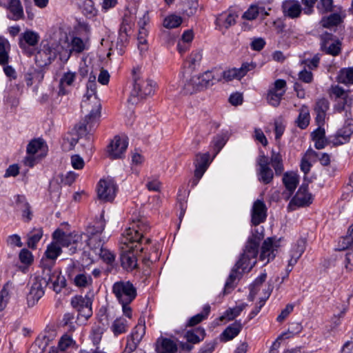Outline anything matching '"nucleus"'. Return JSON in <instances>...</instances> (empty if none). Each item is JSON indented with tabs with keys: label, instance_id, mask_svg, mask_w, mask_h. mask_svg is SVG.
<instances>
[{
	"label": "nucleus",
	"instance_id": "nucleus-38",
	"mask_svg": "<svg viewBox=\"0 0 353 353\" xmlns=\"http://www.w3.org/2000/svg\"><path fill=\"white\" fill-rule=\"evenodd\" d=\"M305 156L308 157L309 159L318 158L321 165L325 166L329 165L330 163V157L328 154L316 152L312 149L307 150Z\"/></svg>",
	"mask_w": 353,
	"mask_h": 353
},
{
	"label": "nucleus",
	"instance_id": "nucleus-20",
	"mask_svg": "<svg viewBox=\"0 0 353 353\" xmlns=\"http://www.w3.org/2000/svg\"><path fill=\"white\" fill-rule=\"evenodd\" d=\"M196 76L199 78L201 90L208 88L213 85L216 82L221 81V76H219L218 72L214 70H208L202 74Z\"/></svg>",
	"mask_w": 353,
	"mask_h": 353
},
{
	"label": "nucleus",
	"instance_id": "nucleus-8",
	"mask_svg": "<svg viewBox=\"0 0 353 353\" xmlns=\"http://www.w3.org/2000/svg\"><path fill=\"white\" fill-rule=\"evenodd\" d=\"M321 49L327 54L337 56L341 51V41L332 33L325 32L320 36Z\"/></svg>",
	"mask_w": 353,
	"mask_h": 353
},
{
	"label": "nucleus",
	"instance_id": "nucleus-35",
	"mask_svg": "<svg viewBox=\"0 0 353 353\" xmlns=\"http://www.w3.org/2000/svg\"><path fill=\"white\" fill-rule=\"evenodd\" d=\"M56 57V52L55 50L51 49L50 47H46L44 46V49L41 50L38 52V54L36 55V59L37 61L39 60V59L43 60V65H46L48 64H50L52 60H54Z\"/></svg>",
	"mask_w": 353,
	"mask_h": 353
},
{
	"label": "nucleus",
	"instance_id": "nucleus-44",
	"mask_svg": "<svg viewBox=\"0 0 353 353\" xmlns=\"http://www.w3.org/2000/svg\"><path fill=\"white\" fill-rule=\"evenodd\" d=\"M148 35V30L142 27L139 29L138 34V48L140 50L141 53L145 52L148 49V43L146 37Z\"/></svg>",
	"mask_w": 353,
	"mask_h": 353
},
{
	"label": "nucleus",
	"instance_id": "nucleus-11",
	"mask_svg": "<svg viewBox=\"0 0 353 353\" xmlns=\"http://www.w3.org/2000/svg\"><path fill=\"white\" fill-rule=\"evenodd\" d=\"M117 190V185L112 179H101L97 186L98 198L105 202L112 201L116 196Z\"/></svg>",
	"mask_w": 353,
	"mask_h": 353
},
{
	"label": "nucleus",
	"instance_id": "nucleus-16",
	"mask_svg": "<svg viewBox=\"0 0 353 353\" xmlns=\"http://www.w3.org/2000/svg\"><path fill=\"white\" fill-rule=\"evenodd\" d=\"M195 161L196 169L194 170V177L196 179L194 180V185L197 184L199 180L202 177L209 166L210 163V155L208 153L198 154L196 156Z\"/></svg>",
	"mask_w": 353,
	"mask_h": 353
},
{
	"label": "nucleus",
	"instance_id": "nucleus-19",
	"mask_svg": "<svg viewBox=\"0 0 353 353\" xmlns=\"http://www.w3.org/2000/svg\"><path fill=\"white\" fill-rule=\"evenodd\" d=\"M282 11L284 16L295 19L300 16L302 12V7L298 1L286 0L283 2Z\"/></svg>",
	"mask_w": 353,
	"mask_h": 353
},
{
	"label": "nucleus",
	"instance_id": "nucleus-57",
	"mask_svg": "<svg viewBox=\"0 0 353 353\" xmlns=\"http://www.w3.org/2000/svg\"><path fill=\"white\" fill-rule=\"evenodd\" d=\"M145 334V325L141 323H139L134 329L132 333L130 336L132 339L135 340L137 342H139L141 341L143 335Z\"/></svg>",
	"mask_w": 353,
	"mask_h": 353
},
{
	"label": "nucleus",
	"instance_id": "nucleus-28",
	"mask_svg": "<svg viewBox=\"0 0 353 353\" xmlns=\"http://www.w3.org/2000/svg\"><path fill=\"white\" fill-rule=\"evenodd\" d=\"M52 268H50V281L52 283V289L56 292L59 293L61 290L66 285V280L64 276L61 275L59 272H52Z\"/></svg>",
	"mask_w": 353,
	"mask_h": 353
},
{
	"label": "nucleus",
	"instance_id": "nucleus-63",
	"mask_svg": "<svg viewBox=\"0 0 353 353\" xmlns=\"http://www.w3.org/2000/svg\"><path fill=\"white\" fill-rule=\"evenodd\" d=\"M71 165L74 169L81 170L84 166V161L79 154H74L71 157Z\"/></svg>",
	"mask_w": 353,
	"mask_h": 353
},
{
	"label": "nucleus",
	"instance_id": "nucleus-60",
	"mask_svg": "<svg viewBox=\"0 0 353 353\" xmlns=\"http://www.w3.org/2000/svg\"><path fill=\"white\" fill-rule=\"evenodd\" d=\"M96 77H93V81H90L87 83V92L83 97V99H88V98H91L92 96H97L96 90H97V83L95 82Z\"/></svg>",
	"mask_w": 353,
	"mask_h": 353
},
{
	"label": "nucleus",
	"instance_id": "nucleus-4",
	"mask_svg": "<svg viewBox=\"0 0 353 353\" xmlns=\"http://www.w3.org/2000/svg\"><path fill=\"white\" fill-rule=\"evenodd\" d=\"M133 81V89L128 99L129 102L137 104L154 94L156 83L152 79L141 77L139 73L134 71Z\"/></svg>",
	"mask_w": 353,
	"mask_h": 353
},
{
	"label": "nucleus",
	"instance_id": "nucleus-56",
	"mask_svg": "<svg viewBox=\"0 0 353 353\" xmlns=\"http://www.w3.org/2000/svg\"><path fill=\"white\" fill-rule=\"evenodd\" d=\"M301 330V325L299 323H294L290 325L287 332L283 333L279 338L281 339H288L292 336L294 334L300 332Z\"/></svg>",
	"mask_w": 353,
	"mask_h": 353
},
{
	"label": "nucleus",
	"instance_id": "nucleus-53",
	"mask_svg": "<svg viewBox=\"0 0 353 353\" xmlns=\"http://www.w3.org/2000/svg\"><path fill=\"white\" fill-rule=\"evenodd\" d=\"M104 328L100 325H95L91 332V339L94 345H98L101 340Z\"/></svg>",
	"mask_w": 353,
	"mask_h": 353
},
{
	"label": "nucleus",
	"instance_id": "nucleus-43",
	"mask_svg": "<svg viewBox=\"0 0 353 353\" xmlns=\"http://www.w3.org/2000/svg\"><path fill=\"white\" fill-rule=\"evenodd\" d=\"M338 81L344 84H352L353 68L341 70L338 76Z\"/></svg>",
	"mask_w": 353,
	"mask_h": 353
},
{
	"label": "nucleus",
	"instance_id": "nucleus-58",
	"mask_svg": "<svg viewBox=\"0 0 353 353\" xmlns=\"http://www.w3.org/2000/svg\"><path fill=\"white\" fill-rule=\"evenodd\" d=\"M305 241L301 239L297 241L295 246L291 251V254L295 255L296 257H301L305 249Z\"/></svg>",
	"mask_w": 353,
	"mask_h": 353
},
{
	"label": "nucleus",
	"instance_id": "nucleus-24",
	"mask_svg": "<svg viewBox=\"0 0 353 353\" xmlns=\"http://www.w3.org/2000/svg\"><path fill=\"white\" fill-rule=\"evenodd\" d=\"M105 229V223L103 221H100L97 223V225L90 226L87 229L88 235V245L90 248L95 245L94 243L97 240V237H100V234Z\"/></svg>",
	"mask_w": 353,
	"mask_h": 353
},
{
	"label": "nucleus",
	"instance_id": "nucleus-39",
	"mask_svg": "<svg viewBox=\"0 0 353 353\" xmlns=\"http://www.w3.org/2000/svg\"><path fill=\"white\" fill-rule=\"evenodd\" d=\"M92 283V279L90 275L79 273L77 274L74 278V283L79 288H86L91 285Z\"/></svg>",
	"mask_w": 353,
	"mask_h": 353
},
{
	"label": "nucleus",
	"instance_id": "nucleus-22",
	"mask_svg": "<svg viewBox=\"0 0 353 353\" xmlns=\"http://www.w3.org/2000/svg\"><path fill=\"white\" fill-rule=\"evenodd\" d=\"M9 11L8 18L13 21H19L24 17L23 9L20 0H10L6 6Z\"/></svg>",
	"mask_w": 353,
	"mask_h": 353
},
{
	"label": "nucleus",
	"instance_id": "nucleus-29",
	"mask_svg": "<svg viewBox=\"0 0 353 353\" xmlns=\"http://www.w3.org/2000/svg\"><path fill=\"white\" fill-rule=\"evenodd\" d=\"M177 350L176 343L171 339H162L157 341L158 353H174Z\"/></svg>",
	"mask_w": 353,
	"mask_h": 353
},
{
	"label": "nucleus",
	"instance_id": "nucleus-18",
	"mask_svg": "<svg viewBox=\"0 0 353 353\" xmlns=\"http://www.w3.org/2000/svg\"><path fill=\"white\" fill-rule=\"evenodd\" d=\"M312 195L308 192L307 185H301L296 195L290 203V205H294L298 207L309 205L312 203Z\"/></svg>",
	"mask_w": 353,
	"mask_h": 353
},
{
	"label": "nucleus",
	"instance_id": "nucleus-42",
	"mask_svg": "<svg viewBox=\"0 0 353 353\" xmlns=\"http://www.w3.org/2000/svg\"><path fill=\"white\" fill-rule=\"evenodd\" d=\"M43 236V230L41 228L32 230L28 234V246L32 249L36 248L37 243Z\"/></svg>",
	"mask_w": 353,
	"mask_h": 353
},
{
	"label": "nucleus",
	"instance_id": "nucleus-27",
	"mask_svg": "<svg viewBox=\"0 0 353 353\" xmlns=\"http://www.w3.org/2000/svg\"><path fill=\"white\" fill-rule=\"evenodd\" d=\"M86 49V43L79 37H73L70 43V49L66 54L61 55V59L67 61L72 52L81 53Z\"/></svg>",
	"mask_w": 353,
	"mask_h": 353
},
{
	"label": "nucleus",
	"instance_id": "nucleus-64",
	"mask_svg": "<svg viewBox=\"0 0 353 353\" xmlns=\"http://www.w3.org/2000/svg\"><path fill=\"white\" fill-rule=\"evenodd\" d=\"M320 56L319 54H316L311 59H305L303 61V63L305 65V66L308 67L310 70L316 69L319 63Z\"/></svg>",
	"mask_w": 353,
	"mask_h": 353
},
{
	"label": "nucleus",
	"instance_id": "nucleus-1",
	"mask_svg": "<svg viewBox=\"0 0 353 353\" xmlns=\"http://www.w3.org/2000/svg\"><path fill=\"white\" fill-rule=\"evenodd\" d=\"M148 228L147 220L144 217L134 218L131 226L125 230L121 239V265L128 271L132 270L137 265L134 252L135 250L143 252V248L140 246L141 240L143 238V232Z\"/></svg>",
	"mask_w": 353,
	"mask_h": 353
},
{
	"label": "nucleus",
	"instance_id": "nucleus-2",
	"mask_svg": "<svg viewBox=\"0 0 353 353\" xmlns=\"http://www.w3.org/2000/svg\"><path fill=\"white\" fill-rule=\"evenodd\" d=\"M112 292L122 305L123 314L130 319L132 309L129 306L137 296V289L130 281H119L112 285Z\"/></svg>",
	"mask_w": 353,
	"mask_h": 353
},
{
	"label": "nucleus",
	"instance_id": "nucleus-52",
	"mask_svg": "<svg viewBox=\"0 0 353 353\" xmlns=\"http://www.w3.org/2000/svg\"><path fill=\"white\" fill-rule=\"evenodd\" d=\"M266 278H267L266 273H262V274H261V275L259 277H257L255 279L254 283L250 286V296L253 298L256 295V294L257 293V291H258V288L265 281Z\"/></svg>",
	"mask_w": 353,
	"mask_h": 353
},
{
	"label": "nucleus",
	"instance_id": "nucleus-25",
	"mask_svg": "<svg viewBox=\"0 0 353 353\" xmlns=\"http://www.w3.org/2000/svg\"><path fill=\"white\" fill-rule=\"evenodd\" d=\"M329 108V103L325 99H321L316 103L314 112H316V121L319 125H323L325 122L326 112Z\"/></svg>",
	"mask_w": 353,
	"mask_h": 353
},
{
	"label": "nucleus",
	"instance_id": "nucleus-7",
	"mask_svg": "<svg viewBox=\"0 0 353 353\" xmlns=\"http://www.w3.org/2000/svg\"><path fill=\"white\" fill-rule=\"evenodd\" d=\"M101 103L97 96H92L88 99H83L81 109L88 114L85 117L84 123L89 125V128L93 127L95 119L99 117Z\"/></svg>",
	"mask_w": 353,
	"mask_h": 353
},
{
	"label": "nucleus",
	"instance_id": "nucleus-14",
	"mask_svg": "<svg viewBox=\"0 0 353 353\" xmlns=\"http://www.w3.org/2000/svg\"><path fill=\"white\" fill-rule=\"evenodd\" d=\"M61 246L57 240H53V241L47 247L45 252L46 257L43 258L41 261V268H46L48 265H46V263L48 264L51 262L52 263V268L54 265L55 260L61 254Z\"/></svg>",
	"mask_w": 353,
	"mask_h": 353
},
{
	"label": "nucleus",
	"instance_id": "nucleus-59",
	"mask_svg": "<svg viewBox=\"0 0 353 353\" xmlns=\"http://www.w3.org/2000/svg\"><path fill=\"white\" fill-rule=\"evenodd\" d=\"M10 299L9 292L8 290V284L5 285L0 291V312L6 306Z\"/></svg>",
	"mask_w": 353,
	"mask_h": 353
},
{
	"label": "nucleus",
	"instance_id": "nucleus-17",
	"mask_svg": "<svg viewBox=\"0 0 353 353\" xmlns=\"http://www.w3.org/2000/svg\"><path fill=\"white\" fill-rule=\"evenodd\" d=\"M267 208L263 201L256 200L252 206V223L254 225H258L265 221L267 216Z\"/></svg>",
	"mask_w": 353,
	"mask_h": 353
},
{
	"label": "nucleus",
	"instance_id": "nucleus-49",
	"mask_svg": "<svg viewBox=\"0 0 353 353\" xmlns=\"http://www.w3.org/2000/svg\"><path fill=\"white\" fill-rule=\"evenodd\" d=\"M245 307L246 304L243 303L235 307L230 308L228 310H227L225 313V315L222 316L220 319L221 320H223L224 318L227 317L228 320H232L236 316H239L240 313L245 309Z\"/></svg>",
	"mask_w": 353,
	"mask_h": 353
},
{
	"label": "nucleus",
	"instance_id": "nucleus-6",
	"mask_svg": "<svg viewBox=\"0 0 353 353\" xmlns=\"http://www.w3.org/2000/svg\"><path fill=\"white\" fill-rule=\"evenodd\" d=\"M53 240H57L61 247L68 248L70 254L80 249L83 243V234L76 232L66 233L58 228L52 234Z\"/></svg>",
	"mask_w": 353,
	"mask_h": 353
},
{
	"label": "nucleus",
	"instance_id": "nucleus-48",
	"mask_svg": "<svg viewBox=\"0 0 353 353\" xmlns=\"http://www.w3.org/2000/svg\"><path fill=\"white\" fill-rule=\"evenodd\" d=\"M283 96L281 93L275 92L270 88L267 94V101L270 105L277 107L279 105Z\"/></svg>",
	"mask_w": 353,
	"mask_h": 353
},
{
	"label": "nucleus",
	"instance_id": "nucleus-34",
	"mask_svg": "<svg viewBox=\"0 0 353 353\" xmlns=\"http://www.w3.org/2000/svg\"><path fill=\"white\" fill-rule=\"evenodd\" d=\"M10 45L7 39L0 37V65H5L9 59Z\"/></svg>",
	"mask_w": 353,
	"mask_h": 353
},
{
	"label": "nucleus",
	"instance_id": "nucleus-62",
	"mask_svg": "<svg viewBox=\"0 0 353 353\" xmlns=\"http://www.w3.org/2000/svg\"><path fill=\"white\" fill-rule=\"evenodd\" d=\"M19 259L21 263L29 265L32 261V253L27 249H23L19 253Z\"/></svg>",
	"mask_w": 353,
	"mask_h": 353
},
{
	"label": "nucleus",
	"instance_id": "nucleus-12",
	"mask_svg": "<svg viewBox=\"0 0 353 353\" xmlns=\"http://www.w3.org/2000/svg\"><path fill=\"white\" fill-rule=\"evenodd\" d=\"M258 179L264 184H269L274 178V172L270 167L269 158L264 155H260L257 159Z\"/></svg>",
	"mask_w": 353,
	"mask_h": 353
},
{
	"label": "nucleus",
	"instance_id": "nucleus-51",
	"mask_svg": "<svg viewBox=\"0 0 353 353\" xmlns=\"http://www.w3.org/2000/svg\"><path fill=\"white\" fill-rule=\"evenodd\" d=\"M61 186L57 180H52L50 183L49 190L52 199L57 200L61 195Z\"/></svg>",
	"mask_w": 353,
	"mask_h": 353
},
{
	"label": "nucleus",
	"instance_id": "nucleus-13",
	"mask_svg": "<svg viewBox=\"0 0 353 353\" xmlns=\"http://www.w3.org/2000/svg\"><path fill=\"white\" fill-rule=\"evenodd\" d=\"M128 145V142L125 137L115 136L108 146V156L113 159L121 158Z\"/></svg>",
	"mask_w": 353,
	"mask_h": 353
},
{
	"label": "nucleus",
	"instance_id": "nucleus-10",
	"mask_svg": "<svg viewBox=\"0 0 353 353\" xmlns=\"http://www.w3.org/2000/svg\"><path fill=\"white\" fill-rule=\"evenodd\" d=\"M353 134V119L352 118L351 112L346 111L345 119L343 126L339 129L333 138L330 139V142L334 145H341L347 143Z\"/></svg>",
	"mask_w": 353,
	"mask_h": 353
},
{
	"label": "nucleus",
	"instance_id": "nucleus-50",
	"mask_svg": "<svg viewBox=\"0 0 353 353\" xmlns=\"http://www.w3.org/2000/svg\"><path fill=\"white\" fill-rule=\"evenodd\" d=\"M264 10V8L257 6H251L246 12H244L243 17L248 20L256 19L260 14V10Z\"/></svg>",
	"mask_w": 353,
	"mask_h": 353
},
{
	"label": "nucleus",
	"instance_id": "nucleus-40",
	"mask_svg": "<svg viewBox=\"0 0 353 353\" xmlns=\"http://www.w3.org/2000/svg\"><path fill=\"white\" fill-rule=\"evenodd\" d=\"M183 12L190 17L194 15L197 10L199 3L197 0H182Z\"/></svg>",
	"mask_w": 353,
	"mask_h": 353
},
{
	"label": "nucleus",
	"instance_id": "nucleus-21",
	"mask_svg": "<svg viewBox=\"0 0 353 353\" xmlns=\"http://www.w3.org/2000/svg\"><path fill=\"white\" fill-rule=\"evenodd\" d=\"M77 74L74 72L68 71L64 72L61 78L59 80V96H64L69 93V90L66 88V86H72L76 79Z\"/></svg>",
	"mask_w": 353,
	"mask_h": 353
},
{
	"label": "nucleus",
	"instance_id": "nucleus-46",
	"mask_svg": "<svg viewBox=\"0 0 353 353\" xmlns=\"http://www.w3.org/2000/svg\"><path fill=\"white\" fill-rule=\"evenodd\" d=\"M182 18L179 16L172 14L167 17L163 21V26L166 28H175L181 25Z\"/></svg>",
	"mask_w": 353,
	"mask_h": 353
},
{
	"label": "nucleus",
	"instance_id": "nucleus-55",
	"mask_svg": "<svg viewBox=\"0 0 353 353\" xmlns=\"http://www.w3.org/2000/svg\"><path fill=\"white\" fill-rule=\"evenodd\" d=\"M133 21L130 16L125 15L123 18L122 23L121 24L119 31L121 32L129 34L131 32Z\"/></svg>",
	"mask_w": 353,
	"mask_h": 353
},
{
	"label": "nucleus",
	"instance_id": "nucleus-33",
	"mask_svg": "<svg viewBox=\"0 0 353 353\" xmlns=\"http://www.w3.org/2000/svg\"><path fill=\"white\" fill-rule=\"evenodd\" d=\"M242 329V324L236 321L228 326L223 332L222 336L225 341H229L236 336Z\"/></svg>",
	"mask_w": 353,
	"mask_h": 353
},
{
	"label": "nucleus",
	"instance_id": "nucleus-30",
	"mask_svg": "<svg viewBox=\"0 0 353 353\" xmlns=\"http://www.w3.org/2000/svg\"><path fill=\"white\" fill-rule=\"evenodd\" d=\"M199 81L197 76L191 77L187 79L183 86L184 94H192L197 91L202 90L200 88Z\"/></svg>",
	"mask_w": 353,
	"mask_h": 353
},
{
	"label": "nucleus",
	"instance_id": "nucleus-47",
	"mask_svg": "<svg viewBox=\"0 0 353 353\" xmlns=\"http://www.w3.org/2000/svg\"><path fill=\"white\" fill-rule=\"evenodd\" d=\"M126 329L127 321L121 318L117 319L112 325V330L115 335L125 332Z\"/></svg>",
	"mask_w": 353,
	"mask_h": 353
},
{
	"label": "nucleus",
	"instance_id": "nucleus-61",
	"mask_svg": "<svg viewBox=\"0 0 353 353\" xmlns=\"http://www.w3.org/2000/svg\"><path fill=\"white\" fill-rule=\"evenodd\" d=\"M286 85L287 84L285 80L277 79L274 81L273 86L270 88V89L284 95L286 91Z\"/></svg>",
	"mask_w": 353,
	"mask_h": 353
},
{
	"label": "nucleus",
	"instance_id": "nucleus-54",
	"mask_svg": "<svg viewBox=\"0 0 353 353\" xmlns=\"http://www.w3.org/2000/svg\"><path fill=\"white\" fill-rule=\"evenodd\" d=\"M221 76V79L223 77L225 81H230L233 80L234 79H241V76L239 74V72L237 68H232L225 71H223L222 73L219 74Z\"/></svg>",
	"mask_w": 353,
	"mask_h": 353
},
{
	"label": "nucleus",
	"instance_id": "nucleus-15",
	"mask_svg": "<svg viewBox=\"0 0 353 353\" xmlns=\"http://www.w3.org/2000/svg\"><path fill=\"white\" fill-rule=\"evenodd\" d=\"M259 248V242L254 239H250L245 246V249L244 252L241 254V256L239 261L237 262L236 265L239 268L242 267L243 269L246 267H244V264L247 263V261H250L251 259H254L256 258Z\"/></svg>",
	"mask_w": 353,
	"mask_h": 353
},
{
	"label": "nucleus",
	"instance_id": "nucleus-3",
	"mask_svg": "<svg viewBox=\"0 0 353 353\" xmlns=\"http://www.w3.org/2000/svg\"><path fill=\"white\" fill-rule=\"evenodd\" d=\"M46 268L42 269L41 272L36 274L31 280V285L27 297L28 306H34L44 295L45 289L50 284V268L52 263H46Z\"/></svg>",
	"mask_w": 353,
	"mask_h": 353
},
{
	"label": "nucleus",
	"instance_id": "nucleus-26",
	"mask_svg": "<svg viewBox=\"0 0 353 353\" xmlns=\"http://www.w3.org/2000/svg\"><path fill=\"white\" fill-rule=\"evenodd\" d=\"M96 255L99 256V257L105 263L110 264L112 263L114 259L115 256L113 253H112L109 250H107L103 248V243L102 241H99L97 243V246H93L90 248Z\"/></svg>",
	"mask_w": 353,
	"mask_h": 353
},
{
	"label": "nucleus",
	"instance_id": "nucleus-32",
	"mask_svg": "<svg viewBox=\"0 0 353 353\" xmlns=\"http://www.w3.org/2000/svg\"><path fill=\"white\" fill-rule=\"evenodd\" d=\"M270 162L273 167L276 175H280L284 170L283 160L279 152L272 150Z\"/></svg>",
	"mask_w": 353,
	"mask_h": 353
},
{
	"label": "nucleus",
	"instance_id": "nucleus-36",
	"mask_svg": "<svg viewBox=\"0 0 353 353\" xmlns=\"http://www.w3.org/2000/svg\"><path fill=\"white\" fill-rule=\"evenodd\" d=\"M45 141L42 139H34L27 145L26 152L28 154H36L39 151L46 148Z\"/></svg>",
	"mask_w": 353,
	"mask_h": 353
},
{
	"label": "nucleus",
	"instance_id": "nucleus-9",
	"mask_svg": "<svg viewBox=\"0 0 353 353\" xmlns=\"http://www.w3.org/2000/svg\"><path fill=\"white\" fill-rule=\"evenodd\" d=\"M92 299L88 295L75 296L71 299V305L79 313L78 316L88 320L92 314Z\"/></svg>",
	"mask_w": 353,
	"mask_h": 353
},
{
	"label": "nucleus",
	"instance_id": "nucleus-37",
	"mask_svg": "<svg viewBox=\"0 0 353 353\" xmlns=\"http://www.w3.org/2000/svg\"><path fill=\"white\" fill-rule=\"evenodd\" d=\"M297 125L305 129L310 123V112L307 106L303 105L299 110V115L296 119Z\"/></svg>",
	"mask_w": 353,
	"mask_h": 353
},
{
	"label": "nucleus",
	"instance_id": "nucleus-5",
	"mask_svg": "<svg viewBox=\"0 0 353 353\" xmlns=\"http://www.w3.org/2000/svg\"><path fill=\"white\" fill-rule=\"evenodd\" d=\"M87 123H81L77 125L71 132L68 133L63 139V146L68 150H72L74 145L80 141L81 145L87 148L88 150H92V134Z\"/></svg>",
	"mask_w": 353,
	"mask_h": 353
},
{
	"label": "nucleus",
	"instance_id": "nucleus-45",
	"mask_svg": "<svg viewBox=\"0 0 353 353\" xmlns=\"http://www.w3.org/2000/svg\"><path fill=\"white\" fill-rule=\"evenodd\" d=\"M210 311V305H205L203 307V310L201 313L197 314L195 316L190 318L188 321V325L189 326H194L200 322H201L203 319H205L209 314Z\"/></svg>",
	"mask_w": 353,
	"mask_h": 353
},
{
	"label": "nucleus",
	"instance_id": "nucleus-23",
	"mask_svg": "<svg viewBox=\"0 0 353 353\" xmlns=\"http://www.w3.org/2000/svg\"><path fill=\"white\" fill-rule=\"evenodd\" d=\"M39 40V35L38 33L28 30L21 34L19 39V46L22 49H26L28 46H36Z\"/></svg>",
	"mask_w": 353,
	"mask_h": 353
},
{
	"label": "nucleus",
	"instance_id": "nucleus-41",
	"mask_svg": "<svg viewBox=\"0 0 353 353\" xmlns=\"http://www.w3.org/2000/svg\"><path fill=\"white\" fill-rule=\"evenodd\" d=\"M343 21V19L340 14L334 13L330 14L327 17H325L321 20V24L325 28H331L332 26H336Z\"/></svg>",
	"mask_w": 353,
	"mask_h": 353
},
{
	"label": "nucleus",
	"instance_id": "nucleus-31",
	"mask_svg": "<svg viewBox=\"0 0 353 353\" xmlns=\"http://www.w3.org/2000/svg\"><path fill=\"white\" fill-rule=\"evenodd\" d=\"M283 182L290 194H292L299 183V178L296 174L286 172L283 175Z\"/></svg>",
	"mask_w": 353,
	"mask_h": 353
}]
</instances>
